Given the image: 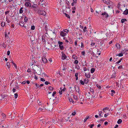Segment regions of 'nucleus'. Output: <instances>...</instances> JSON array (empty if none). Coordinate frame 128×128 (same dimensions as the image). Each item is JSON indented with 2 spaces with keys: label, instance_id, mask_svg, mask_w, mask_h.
<instances>
[{
  "label": "nucleus",
  "instance_id": "obj_39",
  "mask_svg": "<svg viewBox=\"0 0 128 128\" xmlns=\"http://www.w3.org/2000/svg\"><path fill=\"white\" fill-rule=\"evenodd\" d=\"M44 26V29L46 31H47L48 30L47 26L46 25H45Z\"/></svg>",
  "mask_w": 128,
  "mask_h": 128
},
{
  "label": "nucleus",
  "instance_id": "obj_37",
  "mask_svg": "<svg viewBox=\"0 0 128 128\" xmlns=\"http://www.w3.org/2000/svg\"><path fill=\"white\" fill-rule=\"evenodd\" d=\"M72 57L75 60H76L77 58V57L75 55H74L72 56Z\"/></svg>",
  "mask_w": 128,
  "mask_h": 128
},
{
  "label": "nucleus",
  "instance_id": "obj_41",
  "mask_svg": "<svg viewBox=\"0 0 128 128\" xmlns=\"http://www.w3.org/2000/svg\"><path fill=\"white\" fill-rule=\"evenodd\" d=\"M49 90L52 91V90H53V88L51 86H49Z\"/></svg>",
  "mask_w": 128,
  "mask_h": 128
},
{
  "label": "nucleus",
  "instance_id": "obj_63",
  "mask_svg": "<svg viewBox=\"0 0 128 128\" xmlns=\"http://www.w3.org/2000/svg\"><path fill=\"white\" fill-rule=\"evenodd\" d=\"M90 91L92 92H93L94 91L93 89L92 88H90Z\"/></svg>",
  "mask_w": 128,
  "mask_h": 128
},
{
  "label": "nucleus",
  "instance_id": "obj_52",
  "mask_svg": "<svg viewBox=\"0 0 128 128\" xmlns=\"http://www.w3.org/2000/svg\"><path fill=\"white\" fill-rule=\"evenodd\" d=\"M6 21L8 23H9L10 22V20L8 19V18H6Z\"/></svg>",
  "mask_w": 128,
  "mask_h": 128
},
{
  "label": "nucleus",
  "instance_id": "obj_32",
  "mask_svg": "<svg viewBox=\"0 0 128 128\" xmlns=\"http://www.w3.org/2000/svg\"><path fill=\"white\" fill-rule=\"evenodd\" d=\"M86 29H87L86 27V26H85L84 27V28L83 29V32H88L87 30H86Z\"/></svg>",
  "mask_w": 128,
  "mask_h": 128
},
{
  "label": "nucleus",
  "instance_id": "obj_46",
  "mask_svg": "<svg viewBox=\"0 0 128 128\" xmlns=\"http://www.w3.org/2000/svg\"><path fill=\"white\" fill-rule=\"evenodd\" d=\"M97 87L99 89H100L101 88V86L99 85V84H96Z\"/></svg>",
  "mask_w": 128,
  "mask_h": 128
},
{
  "label": "nucleus",
  "instance_id": "obj_11",
  "mask_svg": "<svg viewBox=\"0 0 128 128\" xmlns=\"http://www.w3.org/2000/svg\"><path fill=\"white\" fill-rule=\"evenodd\" d=\"M123 14L125 15H127L128 14V10L126 9L124 12Z\"/></svg>",
  "mask_w": 128,
  "mask_h": 128
},
{
  "label": "nucleus",
  "instance_id": "obj_3",
  "mask_svg": "<svg viewBox=\"0 0 128 128\" xmlns=\"http://www.w3.org/2000/svg\"><path fill=\"white\" fill-rule=\"evenodd\" d=\"M108 109L109 108L108 107L104 108H103V111L104 113L107 112L108 113L110 111V110H108Z\"/></svg>",
  "mask_w": 128,
  "mask_h": 128
},
{
  "label": "nucleus",
  "instance_id": "obj_10",
  "mask_svg": "<svg viewBox=\"0 0 128 128\" xmlns=\"http://www.w3.org/2000/svg\"><path fill=\"white\" fill-rule=\"evenodd\" d=\"M42 60L44 63H46L48 61L47 59L45 58H43L42 59Z\"/></svg>",
  "mask_w": 128,
  "mask_h": 128
},
{
  "label": "nucleus",
  "instance_id": "obj_43",
  "mask_svg": "<svg viewBox=\"0 0 128 128\" xmlns=\"http://www.w3.org/2000/svg\"><path fill=\"white\" fill-rule=\"evenodd\" d=\"M58 43L59 44V45H61L63 44V42H61L60 41H58Z\"/></svg>",
  "mask_w": 128,
  "mask_h": 128
},
{
  "label": "nucleus",
  "instance_id": "obj_54",
  "mask_svg": "<svg viewBox=\"0 0 128 128\" xmlns=\"http://www.w3.org/2000/svg\"><path fill=\"white\" fill-rule=\"evenodd\" d=\"M45 84L46 85H48V84H50L48 82L46 81L44 82Z\"/></svg>",
  "mask_w": 128,
  "mask_h": 128
},
{
  "label": "nucleus",
  "instance_id": "obj_13",
  "mask_svg": "<svg viewBox=\"0 0 128 128\" xmlns=\"http://www.w3.org/2000/svg\"><path fill=\"white\" fill-rule=\"evenodd\" d=\"M59 47L61 50H63L64 49V47L63 46L59 45Z\"/></svg>",
  "mask_w": 128,
  "mask_h": 128
},
{
  "label": "nucleus",
  "instance_id": "obj_25",
  "mask_svg": "<svg viewBox=\"0 0 128 128\" xmlns=\"http://www.w3.org/2000/svg\"><path fill=\"white\" fill-rule=\"evenodd\" d=\"M125 21H127V20L125 18L122 19L121 20V22L122 23H123Z\"/></svg>",
  "mask_w": 128,
  "mask_h": 128
},
{
  "label": "nucleus",
  "instance_id": "obj_15",
  "mask_svg": "<svg viewBox=\"0 0 128 128\" xmlns=\"http://www.w3.org/2000/svg\"><path fill=\"white\" fill-rule=\"evenodd\" d=\"M85 74L86 76V77L87 78H90V74H87L86 73Z\"/></svg>",
  "mask_w": 128,
  "mask_h": 128
},
{
  "label": "nucleus",
  "instance_id": "obj_5",
  "mask_svg": "<svg viewBox=\"0 0 128 128\" xmlns=\"http://www.w3.org/2000/svg\"><path fill=\"white\" fill-rule=\"evenodd\" d=\"M101 15L102 16H105V17L106 18H107L109 17V15L108 14L105 12H104V13H102Z\"/></svg>",
  "mask_w": 128,
  "mask_h": 128
},
{
  "label": "nucleus",
  "instance_id": "obj_35",
  "mask_svg": "<svg viewBox=\"0 0 128 128\" xmlns=\"http://www.w3.org/2000/svg\"><path fill=\"white\" fill-rule=\"evenodd\" d=\"M6 65L8 68H9L10 67V63L8 62H7L6 64Z\"/></svg>",
  "mask_w": 128,
  "mask_h": 128
},
{
  "label": "nucleus",
  "instance_id": "obj_2",
  "mask_svg": "<svg viewBox=\"0 0 128 128\" xmlns=\"http://www.w3.org/2000/svg\"><path fill=\"white\" fill-rule=\"evenodd\" d=\"M38 12L39 14L44 16L46 15V12L44 10H38Z\"/></svg>",
  "mask_w": 128,
  "mask_h": 128
},
{
  "label": "nucleus",
  "instance_id": "obj_1",
  "mask_svg": "<svg viewBox=\"0 0 128 128\" xmlns=\"http://www.w3.org/2000/svg\"><path fill=\"white\" fill-rule=\"evenodd\" d=\"M103 2L105 4L108 5H111L112 3V2L109 0H102Z\"/></svg>",
  "mask_w": 128,
  "mask_h": 128
},
{
  "label": "nucleus",
  "instance_id": "obj_55",
  "mask_svg": "<svg viewBox=\"0 0 128 128\" xmlns=\"http://www.w3.org/2000/svg\"><path fill=\"white\" fill-rule=\"evenodd\" d=\"M10 12V11L9 10L5 12V14L6 15L7 14H8Z\"/></svg>",
  "mask_w": 128,
  "mask_h": 128
},
{
  "label": "nucleus",
  "instance_id": "obj_18",
  "mask_svg": "<svg viewBox=\"0 0 128 128\" xmlns=\"http://www.w3.org/2000/svg\"><path fill=\"white\" fill-rule=\"evenodd\" d=\"M88 82V78L85 79L84 80V82L85 84H87Z\"/></svg>",
  "mask_w": 128,
  "mask_h": 128
},
{
  "label": "nucleus",
  "instance_id": "obj_31",
  "mask_svg": "<svg viewBox=\"0 0 128 128\" xmlns=\"http://www.w3.org/2000/svg\"><path fill=\"white\" fill-rule=\"evenodd\" d=\"M89 118V116H88L86 117L85 118L84 120V122H86L87 120Z\"/></svg>",
  "mask_w": 128,
  "mask_h": 128
},
{
  "label": "nucleus",
  "instance_id": "obj_17",
  "mask_svg": "<svg viewBox=\"0 0 128 128\" xmlns=\"http://www.w3.org/2000/svg\"><path fill=\"white\" fill-rule=\"evenodd\" d=\"M116 46L118 48H120V46L119 44H116Z\"/></svg>",
  "mask_w": 128,
  "mask_h": 128
},
{
  "label": "nucleus",
  "instance_id": "obj_22",
  "mask_svg": "<svg viewBox=\"0 0 128 128\" xmlns=\"http://www.w3.org/2000/svg\"><path fill=\"white\" fill-rule=\"evenodd\" d=\"M98 111H99L98 114H99V116L100 117H102V116L101 115L102 114V111H99V110H98Z\"/></svg>",
  "mask_w": 128,
  "mask_h": 128
},
{
  "label": "nucleus",
  "instance_id": "obj_28",
  "mask_svg": "<svg viewBox=\"0 0 128 128\" xmlns=\"http://www.w3.org/2000/svg\"><path fill=\"white\" fill-rule=\"evenodd\" d=\"M94 125V124H92L89 125H88V127H90V128H92L93 127Z\"/></svg>",
  "mask_w": 128,
  "mask_h": 128
},
{
  "label": "nucleus",
  "instance_id": "obj_24",
  "mask_svg": "<svg viewBox=\"0 0 128 128\" xmlns=\"http://www.w3.org/2000/svg\"><path fill=\"white\" fill-rule=\"evenodd\" d=\"M66 4H67V5L68 6H70V3L67 0H66Z\"/></svg>",
  "mask_w": 128,
  "mask_h": 128
},
{
  "label": "nucleus",
  "instance_id": "obj_56",
  "mask_svg": "<svg viewBox=\"0 0 128 128\" xmlns=\"http://www.w3.org/2000/svg\"><path fill=\"white\" fill-rule=\"evenodd\" d=\"M40 80L42 82H44L45 81V80L44 78H41L40 79Z\"/></svg>",
  "mask_w": 128,
  "mask_h": 128
},
{
  "label": "nucleus",
  "instance_id": "obj_4",
  "mask_svg": "<svg viewBox=\"0 0 128 128\" xmlns=\"http://www.w3.org/2000/svg\"><path fill=\"white\" fill-rule=\"evenodd\" d=\"M62 58L63 60L65 59L67 57L64 52H62Z\"/></svg>",
  "mask_w": 128,
  "mask_h": 128
},
{
  "label": "nucleus",
  "instance_id": "obj_48",
  "mask_svg": "<svg viewBox=\"0 0 128 128\" xmlns=\"http://www.w3.org/2000/svg\"><path fill=\"white\" fill-rule=\"evenodd\" d=\"M56 91H54L52 94V96H53L54 97V95L55 94H56Z\"/></svg>",
  "mask_w": 128,
  "mask_h": 128
},
{
  "label": "nucleus",
  "instance_id": "obj_6",
  "mask_svg": "<svg viewBox=\"0 0 128 128\" xmlns=\"http://www.w3.org/2000/svg\"><path fill=\"white\" fill-rule=\"evenodd\" d=\"M66 34V33H65L63 31H61L60 34V36L63 37L65 36Z\"/></svg>",
  "mask_w": 128,
  "mask_h": 128
},
{
  "label": "nucleus",
  "instance_id": "obj_8",
  "mask_svg": "<svg viewBox=\"0 0 128 128\" xmlns=\"http://www.w3.org/2000/svg\"><path fill=\"white\" fill-rule=\"evenodd\" d=\"M37 74L40 75L41 73L42 70L40 68H39L38 69L37 71Z\"/></svg>",
  "mask_w": 128,
  "mask_h": 128
},
{
  "label": "nucleus",
  "instance_id": "obj_59",
  "mask_svg": "<svg viewBox=\"0 0 128 128\" xmlns=\"http://www.w3.org/2000/svg\"><path fill=\"white\" fill-rule=\"evenodd\" d=\"M26 81H23L22 82V84H24L26 83Z\"/></svg>",
  "mask_w": 128,
  "mask_h": 128
},
{
  "label": "nucleus",
  "instance_id": "obj_57",
  "mask_svg": "<svg viewBox=\"0 0 128 128\" xmlns=\"http://www.w3.org/2000/svg\"><path fill=\"white\" fill-rule=\"evenodd\" d=\"M32 62H33L32 63H31L32 65H31L32 66L34 62L35 63H36V61L35 62V61L34 60H32Z\"/></svg>",
  "mask_w": 128,
  "mask_h": 128
},
{
  "label": "nucleus",
  "instance_id": "obj_51",
  "mask_svg": "<svg viewBox=\"0 0 128 128\" xmlns=\"http://www.w3.org/2000/svg\"><path fill=\"white\" fill-rule=\"evenodd\" d=\"M76 68L79 69H80V67L77 64L76 66Z\"/></svg>",
  "mask_w": 128,
  "mask_h": 128
},
{
  "label": "nucleus",
  "instance_id": "obj_16",
  "mask_svg": "<svg viewBox=\"0 0 128 128\" xmlns=\"http://www.w3.org/2000/svg\"><path fill=\"white\" fill-rule=\"evenodd\" d=\"M23 9V8L22 7H21L19 10V12L20 14H22L23 13V11L22 9Z\"/></svg>",
  "mask_w": 128,
  "mask_h": 128
},
{
  "label": "nucleus",
  "instance_id": "obj_21",
  "mask_svg": "<svg viewBox=\"0 0 128 128\" xmlns=\"http://www.w3.org/2000/svg\"><path fill=\"white\" fill-rule=\"evenodd\" d=\"M95 69L94 68H92L91 69L90 72L92 73H93L95 71Z\"/></svg>",
  "mask_w": 128,
  "mask_h": 128
},
{
  "label": "nucleus",
  "instance_id": "obj_60",
  "mask_svg": "<svg viewBox=\"0 0 128 128\" xmlns=\"http://www.w3.org/2000/svg\"><path fill=\"white\" fill-rule=\"evenodd\" d=\"M27 72H31V70L30 68H28V69Z\"/></svg>",
  "mask_w": 128,
  "mask_h": 128
},
{
  "label": "nucleus",
  "instance_id": "obj_61",
  "mask_svg": "<svg viewBox=\"0 0 128 128\" xmlns=\"http://www.w3.org/2000/svg\"><path fill=\"white\" fill-rule=\"evenodd\" d=\"M10 54V51L9 50H8L7 52V55H9Z\"/></svg>",
  "mask_w": 128,
  "mask_h": 128
},
{
  "label": "nucleus",
  "instance_id": "obj_9",
  "mask_svg": "<svg viewBox=\"0 0 128 128\" xmlns=\"http://www.w3.org/2000/svg\"><path fill=\"white\" fill-rule=\"evenodd\" d=\"M38 7V5L37 4H34L32 6L31 5L30 8L31 9L34 8H36Z\"/></svg>",
  "mask_w": 128,
  "mask_h": 128
},
{
  "label": "nucleus",
  "instance_id": "obj_7",
  "mask_svg": "<svg viewBox=\"0 0 128 128\" xmlns=\"http://www.w3.org/2000/svg\"><path fill=\"white\" fill-rule=\"evenodd\" d=\"M24 5L26 6L27 7H29L30 8L31 5V3L29 2H26L25 4Z\"/></svg>",
  "mask_w": 128,
  "mask_h": 128
},
{
  "label": "nucleus",
  "instance_id": "obj_42",
  "mask_svg": "<svg viewBox=\"0 0 128 128\" xmlns=\"http://www.w3.org/2000/svg\"><path fill=\"white\" fill-rule=\"evenodd\" d=\"M35 28V26H32L31 27V29L32 30H34Z\"/></svg>",
  "mask_w": 128,
  "mask_h": 128
},
{
  "label": "nucleus",
  "instance_id": "obj_26",
  "mask_svg": "<svg viewBox=\"0 0 128 128\" xmlns=\"http://www.w3.org/2000/svg\"><path fill=\"white\" fill-rule=\"evenodd\" d=\"M122 122V120L120 119H119L118 122L117 123L118 124H120Z\"/></svg>",
  "mask_w": 128,
  "mask_h": 128
},
{
  "label": "nucleus",
  "instance_id": "obj_58",
  "mask_svg": "<svg viewBox=\"0 0 128 128\" xmlns=\"http://www.w3.org/2000/svg\"><path fill=\"white\" fill-rule=\"evenodd\" d=\"M122 68V66H120L118 67V68L119 69H120Z\"/></svg>",
  "mask_w": 128,
  "mask_h": 128
},
{
  "label": "nucleus",
  "instance_id": "obj_64",
  "mask_svg": "<svg viewBox=\"0 0 128 128\" xmlns=\"http://www.w3.org/2000/svg\"><path fill=\"white\" fill-rule=\"evenodd\" d=\"M64 32H68V30L65 29L64 30Z\"/></svg>",
  "mask_w": 128,
  "mask_h": 128
},
{
  "label": "nucleus",
  "instance_id": "obj_23",
  "mask_svg": "<svg viewBox=\"0 0 128 128\" xmlns=\"http://www.w3.org/2000/svg\"><path fill=\"white\" fill-rule=\"evenodd\" d=\"M78 73H76L75 74V76L76 77V80H77L78 79Z\"/></svg>",
  "mask_w": 128,
  "mask_h": 128
},
{
  "label": "nucleus",
  "instance_id": "obj_53",
  "mask_svg": "<svg viewBox=\"0 0 128 128\" xmlns=\"http://www.w3.org/2000/svg\"><path fill=\"white\" fill-rule=\"evenodd\" d=\"M78 62L77 60H75L74 62V63L77 64L78 63Z\"/></svg>",
  "mask_w": 128,
  "mask_h": 128
},
{
  "label": "nucleus",
  "instance_id": "obj_49",
  "mask_svg": "<svg viewBox=\"0 0 128 128\" xmlns=\"http://www.w3.org/2000/svg\"><path fill=\"white\" fill-rule=\"evenodd\" d=\"M14 97L15 98H16L18 96V94L17 93H16L14 94Z\"/></svg>",
  "mask_w": 128,
  "mask_h": 128
},
{
  "label": "nucleus",
  "instance_id": "obj_27",
  "mask_svg": "<svg viewBox=\"0 0 128 128\" xmlns=\"http://www.w3.org/2000/svg\"><path fill=\"white\" fill-rule=\"evenodd\" d=\"M116 56H123V54H122V53L121 52V53H120L118 54H116Z\"/></svg>",
  "mask_w": 128,
  "mask_h": 128
},
{
  "label": "nucleus",
  "instance_id": "obj_29",
  "mask_svg": "<svg viewBox=\"0 0 128 128\" xmlns=\"http://www.w3.org/2000/svg\"><path fill=\"white\" fill-rule=\"evenodd\" d=\"M69 101H70V102H72V103L73 104L74 103V101L72 99V98H69Z\"/></svg>",
  "mask_w": 128,
  "mask_h": 128
},
{
  "label": "nucleus",
  "instance_id": "obj_34",
  "mask_svg": "<svg viewBox=\"0 0 128 128\" xmlns=\"http://www.w3.org/2000/svg\"><path fill=\"white\" fill-rule=\"evenodd\" d=\"M78 87V89H77V90H76V92H78V94H80V92H79L80 89H79V88Z\"/></svg>",
  "mask_w": 128,
  "mask_h": 128
},
{
  "label": "nucleus",
  "instance_id": "obj_38",
  "mask_svg": "<svg viewBox=\"0 0 128 128\" xmlns=\"http://www.w3.org/2000/svg\"><path fill=\"white\" fill-rule=\"evenodd\" d=\"M42 38L43 42H44L45 41V40L44 39V35L42 36Z\"/></svg>",
  "mask_w": 128,
  "mask_h": 128
},
{
  "label": "nucleus",
  "instance_id": "obj_47",
  "mask_svg": "<svg viewBox=\"0 0 128 128\" xmlns=\"http://www.w3.org/2000/svg\"><path fill=\"white\" fill-rule=\"evenodd\" d=\"M85 52L84 51H82V55H83L84 56H85Z\"/></svg>",
  "mask_w": 128,
  "mask_h": 128
},
{
  "label": "nucleus",
  "instance_id": "obj_62",
  "mask_svg": "<svg viewBox=\"0 0 128 128\" xmlns=\"http://www.w3.org/2000/svg\"><path fill=\"white\" fill-rule=\"evenodd\" d=\"M111 92H112L113 93H115V92L114 90H111Z\"/></svg>",
  "mask_w": 128,
  "mask_h": 128
},
{
  "label": "nucleus",
  "instance_id": "obj_30",
  "mask_svg": "<svg viewBox=\"0 0 128 128\" xmlns=\"http://www.w3.org/2000/svg\"><path fill=\"white\" fill-rule=\"evenodd\" d=\"M128 50H126L125 49L124 50H122L121 52V53H122V54H125V53H126V51H128Z\"/></svg>",
  "mask_w": 128,
  "mask_h": 128
},
{
  "label": "nucleus",
  "instance_id": "obj_19",
  "mask_svg": "<svg viewBox=\"0 0 128 128\" xmlns=\"http://www.w3.org/2000/svg\"><path fill=\"white\" fill-rule=\"evenodd\" d=\"M5 22H2L1 23V26L2 27H3L5 25Z\"/></svg>",
  "mask_w": 128,
  "mask_h": 128
},
{
  "label": "nucleus",
  "instance_id": "obj_20",
  "mask_svg": "<svg viewBox=\"0 0 128 128\" xmlns=\"http://www.w3.org/2000/svg\"><path fill=\"white\" fill-rule=\"evenodd\" d=\"M28 19L27 17L26 16H25L24 18V21L25 22H28Z\"/></svg>",
  "mask_w": 128,
  "mask_h": 128
},
{
  "label": "nucleus",
  "instance_id": "obj_40",
  "mask_svg": "<svg viewBox=\"0 0 128 128\" xmlns=\"http://www.w3.org/2000/svg\"><path fill=\"white\" fill-rule=\"evenodd\" d=\"M66 16L69 18H70V17L69 16L68 14L66 13L65 14Z\"/></svg>",
  "mask_w": 128,
  "mask_h": 128
},
{
  "label": "nucleus",
  "instance_id": "obj_45",
  "mask_svg": "<svg viewBox=\"0 0 128 128\" xmlns=\"http://www.w3.org/2000/svg\"><path fill=\"white\" fill-rule=\"evenodd\" d=\"M74 98L76 100L77 99V96L75 95H74L73 96Z\"/></svg>",
  "mask_w": 128,
  "mask_h": 128
},
{
  "label": "nucleus",
  "instance_id": "obj_36",
  "mask_svg": "<svg viewBox=\"0 0 128 128\" xmlns=\"http://www.w3.org/2000/svg\"><path fill=\"white\" fill-rule=\"evenodd\" d=\"M35 84L36 86V87H38V88H40V86L37 83H35Z\"/></svg>",
  "mask_w": 128,
  "mask_h": 128
},
{
  "label": "nucleus",
  "instance_id": "obj_50",
  "mask_svg": "<svg viewBox=\"0 0 128 128\" xmlns=\"http://www.w3.org/2000/svg\"><path fill=\"white\" fill-rule=\"evenodd\" d=\"M32 10H34L35 11H37L38 12V9H37L36 8H32Z\"/></svg>",
  "mask_w": 128,
  "mask_h": 128
},
{
  "label": "nucleus",
  "instance_id": "obj_12",
  "mask_svg": "<svg viewBox=\"0 0 128 128\" xmlns=\"http://www.w3.org/2000/svg\"><path fill=\"white\" fill-rule=\"evenodd\" d=\"M24 23L23 22H20L19 25L22 27L24 26Z\"/></svg>",
  "mask_w": 128,
  "mask_h": 128
},
{
  "label": "nucleus",
  "instance_id": "obj_14",
  "mask_svg": "<svg viewBox=\"0 0 128 128\" xmlns=\"http://www.w3.org/2000/svg\"><path fill=\"white\" fill-rule=\"evenodd\" d=\"M1 96L2 98H5L7 97L6 95H5L3 94H2L1 95Z\"/></svg>",
  "mask_w": 128,
  "mask_h": 128
},
{
  "label": "nucleus",
  "instance_id": "obj_33",
  "mask_svg": "<svg viewBox=\"0 0 128 128\" xmlns=\"http://www.w3.org/2000/svg\"><path fill=\"white\" fill-rule=\"evenodd\" d=\"M80 83L81 84H82V85H84V81L83 82L82 80H80Z\"/></svg>",
  "mask_w": 128,
  "mask_h": 128
},
{
  "label": "nucleus",
  "instance_id": "obj_44",
  "mask_svg": "<svg viewBox=\"0 0 128 128\" xmlns=\"http://www.w3.org/2000/svg\"><path fill=\"white\" fill-rule=\"evenodd\" d=\"M2 116L3 117V118H6V116L5 114L4 113H2Z\"/></svg>",
  "mask_w": 128,
  "mask_h": 128
}]
</instances>
